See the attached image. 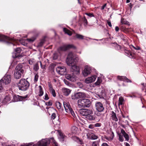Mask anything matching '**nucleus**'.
<instances>
[{"instance_id": "f257e3e1", "label": "nucleus", "mask_w": 146, "mask_h": 146, "mask_svg": "<svg viewBox=\"0 0 146 146\" xmlns=\"http://www.w3.org/2000/svg\"><path fill=\"white\" fill-rule=\"evenodd\" d=\"M78 60V57L74 56L72 52H70L68 54L66 60L67 64L71 66V70L76 73L79 72V67L75 65Z\"/></svg>"}, {"instance_id": "f03ea898", "label": "nucleus", "mask_w": 146, "mask_h": 146, "mask_svg": "<svg viewBox=\"0 0 146 146\" xmlns=\"http://www.w3.org/2000/svg\"><path fill=\"white\" fill-rule=\"evenodd\" d=\"M75 48V47L72 44L64 45L59 47L57 49V52H56L53 54V59L56 60L61 55L62 52L65 51L70 48Z\"/></svg>"}, {"instance_id": "7ed1b4c3", "label": "nucleus", "mask_w": 146, "mask_h": 146, "mask_svg": "<svg viewBox=\"0 0 146 146\" xmlns=\"http://www.w3.org/2000/svg\"><path fill=\"white\" fill-rule=\"evenodd\" d=\"M17 86L20 90L25 91L27 90L29 87L30 84L25 79H21L19 82Z\"/></svg>"}, {"instance_id": "20e7f679", "label": "nucleus", "mask_w": 146, "mask_h": 146, "mask_svg": "<svg viewBox=\"0 0 146 146\" xmlns=\"http://www.w3.org/2000/svg\"><path fill=\"white\" fill-rule=\"evenodd\" d=\"M121 133H119L118 134L119 136V140L120 142H123L124 141V137L125 139V140L127 141H128L129 139L128 135L123 129H121Z\"/></svg>"}, {"instance_id": "39448f33", "label": "nucleus", "mask_w": 146, "mask_h": 146, "mask_svg": "<svg viewBox=\"0 0 146 146\" xmlns=\"http://www.w3.org/2000/svg\"><path fill=\"white\" fill-rule=\"evenodd\" d=\"M64 106L66 112L69 114H71L73 117H75L76 115L74 111H73L69 103L64 102Z\"/></svg>"}, {"instance_id": "423d86ee", "label": "nucleus", "mask_w": 146, "mask_h": 146, "mask_svg": "<svg viewBox=\"0 0 146 146\" xmlns=\"http://www.w3.org/2000/svg\"><path fill=\"white\" fill-rule=\"evenodd\" d=\"M50 143V140L48 139H42L36 144H33V146H47Z\"/></svg>"}, {"instance_id": "0eeeda50", "label": "nucleus", "mask_w": 146, "mask_h": 146, "mask_svg": "<svg viewBox=\"0 0 146 146\" xmlns=\"http://www.w3.org/2000/svg\"><path fill=\"white\" fill-rule=\"evenodd\" d=\"M79 112L81 115L86 117L89 114L93 113V112L91 110L86 108L80 110Z\"/></svg>"}, {"instance_id": "6e6552de", "label": "nucleus", "mask_w": 146, "mask_h": 146, "mask_svg": "<svg viewBox=\"0 0 146 146\" xmlns=\"http://www.w3.org/2000/svg\"><path fill=\"white\" fill-rule=\"evenodd\" d=\"M95 106L96 110L100 112H102L104 109L103 104L99 102H96Z\"/></svg>"}, {"instance_id": "1a4fd4ad", "label": "nucleus", "mask_w": 146, "mask_h": 146, "mask_svg": "<svg viewBox=\"0 0 146 146\" xmlns=\"http://www.w3.org/2000/svg\"><path fill=\"white\" fill-rule=\"evenodd\" d=\"M56 70L58 73L62 75L66 73V68L64 66H58L56 68Z\"/></svg>"}, {"instance_id": "9d476101", "label": "nucleus", "mask_w": 146, "mask_h": 146, "mask_svg": "<svg viewBox=\"0 0 146 146\" xmlns=\"http://www.w3.org/2000/svg\"><path fill=\"white\" fill-rule=\"evenodd\" d=\"M91 71V68L87 66L85 67L84 70L82 71V74L84 76H86L90 74Z\"/></svg>"}, {"instance_id": "9b49d317", "label": "nucleus", "mask_w": 146, "mask_h": 146, "mask_svg": "<svg viewBox=\"0 0 146 146\" xmlns=\"http://www.w3.org/2000/svg\"><path fill=\"white\" fill-rule=\"evenodd\" d=\"M1 80H3V83H4L5 84H8L10 83L11 81L10 75L6 74Z\"/></svg>"}, {"instance_id": "f8f14e48", "label": "nucleus", "mask_w": 146, "mask_h": 146, "mask_svg": "<svg viewBox=\"0 0 146 146\" xmlns=\"http://www.w3.org/2000/svg\"><path fill=\"white\" fill-rule=\"evenodd\" d=\"M11 39L7 36L0 34V41H6L7 43H11V42H9L11 41Z\"/></svg>"}, {"instance_id": "ddd939ff", "label": "nucleus", "mask_w": 146, "mask_h": 146, "mask_svg": "<svg viewBox=\"0 0 146 146\" xmlns=\"http://www.w3.org/2000/svg\"><path fill=\"white\" fill-rule=\"evenodd\" d=\"M21 51V49L20 48H17L15 49V53L13 55V57L15 58L20 56V53Z\"/></svg>"}, {"instance_id": "4468645a", "label": "nucleus", "mask_w": 146, "mask_h": 146, "mask_svg": "<svg viewBox=\"0 0 146 146\" xmlns=\"http://www.w3.org/2000/svg\"><path fill=\"white\" fill-rule=\"evenodd\" d=\"M96 78V76H92L91 77L87 78L85 80V82L87 84L92 83L95 81Z\"/></svg>"}, {"instance_id": "2eb2a0df", "label": "nucleus", "mask_w": 146, "mask_h": 146, "mask_svg": "<svg viewBox=\"0 0 146 146\" xmlns=\"http://www.w3.org/2000/svg\"><path fill=\"white\" fill-rule=\"evenodd\" d=\"M66 77L67 79L71 81H74L76 79V77L73 74H67L66 75Z\"/></svg>"}, {"instance_id": "dca6fc26", "label": "nucleus", "mask_w": 146, "mask_h": 146, "mask_svg": "<svg viewBox=\"0 0 146 146\" xmlns=\"http://www.w3.org/2000/svg\"><path fill=\"white\" fill-rule=\"evenodd\" d=\"M27 97V96L26 95L24 96H20L17 95L15 96H14V98L16 99V101H22L25 100Z\"/></svg>"}, {"instance_id": "f3484780", "label": "nucleus", "mask_w": 146, "mask_h": 146, "mask_svg": "<svg viewBox=\"0 0 146 146\" xmlns=\"http://www.w3.org/2000/svg\"><path fill=\"white\" fill-rule=\"evenodd\" d=\"M117 79L120 81H122L127 82H131V80L127 78L126 77L123 76H118Z\"/></svg>"}, {"instance_id": "a211bd4d", "label": "nucleus", "mask_w": 146, "mask_h": 146, "mask_svg": "<svg viewBox=\"0 0 146 146\" xmlns=\"http://www.w3.org/2000/svg\"><path fill=\"white\" fill-rule=\"evenodd\" d=\"M84 108L89 107L91 105V102L88 99H83Z\"/></svg>"}, {"instance_id": "6ab92c4d", "label": "nucleus", "mask_w": 146, "mask_h": 146, "mask_svg": "<svg viewBox=\"0 0 146 146\" xmlns=\"http://www.w3.org/2000/svg\"><path fill=\"white\" fill-rule=\"evenodd\" d=\"M62 90L64 95L66 96L69 95L71 91L70 89L65 88H62Z\"/></svg>"}, {"instance_id": "aec40b11", "label": "nucleus", "mask_w": 146, "mask_h": 146, "mask_svg": "<svg viewBox=\"0 0 146 146\" xmlns=\"http://www.w3.org/2000/svg\"><path fill=\"white\" fill-rule=\"evenodd\" d=\"M111 134L110 137H108L106 135H105L104 136V138L109 141H111L113 139L114 137L113 132L112 131H111Z\"/></svg>"}, {"instance_id": "412c9836", "label": "nucleus", "mask_w": 146, "mask_h": 146, "mask_svg": "<svg viewBox=\"0 0 146 146\" xmlns=\"http://www.w3.org/2000/svg\"><path fill=\"white\" fill-rule=\"evenodd\" d=\"M11 98L9 96H6L4 98L2 101V103L4 104H6L7 103L10 102Z\"/></svg>"}, {"instance_id": "4be33fe9", "label": "nucleus", "mask_w": 146, "mask_h": 146, "mask_svg": "<svg viewBox=\"0 0 146 146\" xmlns=\"http://www.w3.org/2000/svg\"><path fill=\"white\" fill-rule=\"evenodd\" d=\"M124 52L125 55L127 56L130 58H133V55L132 54L130 51L128 50L125 49Z\"/></svg>"}, {"instance_id": "5701e85b", "label": "nucleus", "mask_w": 146, "mask_h": 146, "mask_svg": "<svg viewBox=\"0 0 146 146\" xmlns=\"http://www.w3.org/2000/svg\"><path fill=\"white\" fill-rule=\"evenodd\" d=\"M23 68V66L22 65L19 64L17 66L15 70L16 71L20 72H21L23 73L24 72V70Z\"/></svg>"}, {"instance_id": "b1692460", "label": "nucleus", "mask_w": 146, "mask_h": 146, "mask_svg": "<svg viewBox=\"0 0 146 146\" xmlns=\"http://www.w3.org/2000/svg\"><path fill=\"white\" fill-rule=\"evenodd\" d=\"M23 73L22 72H20L16 71L15 70L14 74L15 78L17 79H18L20 78L21 76V74Z\"/></svg>"}, {"instance_id": "393cba45", "label": "nucleus", "mask_w": 146, "mask_h": 146, "mask_svg": "<svg viewBox=\"0 0 146 146\" xmlns=\"http://www.w3.org/2000/svg\"><path fill=\"white\" fill-rule=\"evenodd\" d=\"M59 134L60 136L59 139L60 141H63L66 139V137L64 133L60 132L59 133Z\"/></svg>"}, {"instance_id": "a878e982", "label": "nucleus", "mask_w": 146, "mask_h": 146, "mask_svg": "<svg viewBox=\"0 0 146 146\" xmlns=\"http://www.w3.org/2000/svg\"><path fill=\"white\" fill-rule=\"evenodd\" d=\"M77 103L79 107L84 108L83 99L79 100L78 101Z\"/></svg>"}, {"instance_id": "bb28decb", "label": "nucleus", "mask_w": 146, "mask_h": 146, "mask_svg": "<svg viewBox=\"0 0 146 146\" xmlns=\"http://www.w3.org/2000/svg\"><path fill=\"white\" fill-rule=\"evenodd\" d=\"M92 114H89L86 117V119L90 121L95 120V116L94 115H92Z\"/></svg>"}, {"instance_id": "cd10ccee", "label": "nucleus", "mask_w": 146, "mask_h": 146, "mask_svg": "<svg viewBox=\"0 0 146 146\" xmlns=\"http://www.w3.org/2000/svg\"><path fill=\"white\" fill-rule=\"evenodd\" d=\"M78 128L75 126H72L71 129V132L72 134H75L77 132Z\"/></svg>"}, {"instance_id": "c85d7f7f", "label": "nucleus", "mask_w": 146, "mask_h": 146, "mask_svg": "<svg viewBox=\"0 0 146 146\" xmlns=\"http://www.w3.org/2000/svg\"><path fill=\"white\" fill-rule=\"evenodd\" d=\"M98 96L100 98L104 99L105 96V94L104 92V91L103 90H101L100 92L98 94Z\"/></svg>"}, {"instance_id": "c756f323", "label": "nucleus", "mask_w": 146, "mask_h": 146, "mask_svg": "<svg viewBox=\"0 0 146 146\" xmlns=\"http://www.w3.org/2000/svg\"><path fill=\"white\" fill-rule=\"evenodd\" d=\"M71 98L73 100H76L80 98L79 93H77L72 95L71 96Z\"/></svg>"}, {"instance_id": "7c9ffc66", "label": "nucleus", "mask_w": 146, "mask_h": 146, "mask_svg": "<svg viewBox=\"0 0 146 146\" xmlns=\"http://www.w3.org/2000/svg\"><path fill=\"white\" fill-rule=\"evenodd\" d=\"M111 115V118L113 120L115 121H118V119L116 116V114L113 111H112Z\"/></svg>"}, {"instance_id": "2f4dec72", "label": "nucleus", "mask_w": 146, "mask_h": 146, "mask_svg": "<svg viewBox=\"0 0 146 146\" xmlns=\"http://www.w3.org/2000/svg\"><path fill=\"white\" fill-rule=\"evenodd\" d=\"M39 91H38V96H41L44 94L43 90L42 89V86H38Z\"/></svg>"}, {"instance_id": "473e14b6", "label": "nucleus", "mask_w": 146, "mask_h": 146, "mask_svg": "<svg viewBox=\"0 0 146 146\" xmlns=\"http://www.w3.org/2000/svg\"><path fill=\"white\" fill-rule=\"evenodd\" d=\"M121 23L123 24H125L127 25H130V24L125 19L122 18L121 19Z\"/></svg>"}, {"instance_id": "72a5a7b5", "label": "nucleus", "mask_w": 146, "mask_h": 146, "mask_svg": "<svg viewBox=\"0 0 146 146\" xmlns=\"http://www.w3.org/2000/svg\"><path fill=\"white\" fill-rule=\"evenodd\" d=\"M63 31L65 33L67 34L69 36H70L72 35V32L66 28H63Z\"/></svg>"}, {"instance_id": "f704fd0d", "label": "nucleus", "mask_w": 146, "mask_h": 146, "mask_svg": "<svg viewBox=\"0 0 146 146\" xmlns=\"http://www.w3.org/2000/svg\"><path fill=\"white\" fill-rule=\"evenodd\" d=\"M100 140L92 142V146H99Z\"/></svg>"}, {"instance_id": "c9c22d12", "label": "nucleus", "mask_w": 146, "mask_h": 146, "mask_svg": "<svg viewBox=\"0 0 146 146\" xmlns=\"http://www.w3.org/2000/svg\"><path fill=\"white\" fill-rule=\"evenodd\" d=\"M102 82V79L100 77H98V78L97 81L95 83V84L96 85H99Z\"/></svg>"}, {"instance_id": "e433bc0d", "label": "nucleus", "mask_w": 146, "mask_h": 146, "mask_svg": "<svg viewBox=\"0 0 146 146\" xmlns=\"http://www.w3.org/2000/svg\"><path fill=\"white\" fill-rule=\"evenodd\" d=\"M75 37L78 39H84V36L82 35L76 34L75 36Z\"/></svg>"}, {"instance_id": "4c0bfd02", "label": "nucleus", "mask_w": 146, "mask_h": 146, "mask_svg": "<svg viewBox=\"0 0 146 146\" xmlns=\"http://www.w3.org/2000/svg\"><path fill=\"white\" fill-rule=\"evenodd\" d=\"M80 98L86 97V95L85 93L82 92H79Z\"/></svg>"}, {"instance_id": "58836bf2", "label": "nucleus", "mask_w": 146, "mask_h": 146, "mask_svg": "<svg viewBox=\"0 0 146 146\" xmlns=\"http://www.w3.org/2000/svg\"><path fill=\"white\" fill-rule=\"evenodd\" d=\"M61 104L59 102H57L56 103V106L58 109H60L61 108Z\"/></svg>"}, {"instance_id": "ea45409f", "label": "nucleus", "mask_w": 146, "mask_h": 146, "mask_svg": "<svg viewBox=\"0 0 146 146\" xmlns=\"http://www.w3.org/2000/svg\"><path fill=\"white\" fill-rule=\"evenodd\" d=\"M49 91L52 94L53 97H55L56 96V94L54 90L53 89L49 90Z\"/></svg>"}, {"instance_id": "a19ab883", "label": "nucleus", "mask_w": 146, "mask_h": 146, "mask_svg": "<svg viewBox=\"0 0 146 146\" xmlns=\"http://www.w3.org/2000/svg\"><path fill=\"white\" fill-rule=\"evenodd\" d=\"M39 68V66L38 63H36L34 65L33 69L36 71H37Z\"/></svg>"}, {"instance_id": "79ce46f5", "label": "nucleus", "mask_w": 146, "mask_h": 146, "mask_svg": "<svg viewBox=\"0 0 146 146\" xmlns=\"http://www.w3.org/2000/svg\"><path fill=\"white\" fill-rule=\"evenodd\" d=\"M119 105H122L123 101V99L122 97H120L119 98Z\"/></svg>"}, {"instance_id": "37998d69", "label": "nucleus", "mask_w": 146, "mask_h": 146, "mask_svg": "<svg viewBox=\"0 0 146 146\" xmlns=\"http://www.w3.org/2000/svg\"><path fill=\"white\" fill-rule=\"evenodd\" d=\"M83 21L84 23V25L85 26L87 25L88 23V21L87 19L84 16L83 19Z\"/></svg>"}, {"instance_id": "c03bdc74", "label": "nucleus", "mask_w": 146, "mask_h": 146, "mask_svg": "<svg viewBox=\"0 0 146 146\" xmlns=\"http://www.w3.org/2000/svg\"><path fill=\"white\" fill-rule=\"evenodd\" d=\"M98 138V137L97 136L95 135L94 134H92L91 136V139H92L94 140H95L97 139Z\"/></svg>"}, {"instance_id": "a18cd8bd", "label": "nucleus", "mask_w": 146, "mask_h": 146, "mask_svg": "<svg viewBox=\"0 0 146 146\" xmlns=\"http://www.w3.org/2000/svg\"><path fill=\"white\" fill-rule=\"evenodd\" d=\"M2 81L3 80H0V93L2 91L3 88L2 86Z\"/></svg>"}, {"instance_id": "49530a36", "label": "nucleus", "mask_w": 146, "mask_h": 146, "mask_svg": "<svg viewBox=\"0 0 146 146\" xmlns=\"http://www.w3.org/2000/svg\"><path fill=\"white\" fill-rule=\"evenodd\" d=\"M46 105L47 106H51L52 105V102L51 100L46 102L45 103Z\"/></svg>"}, {"instance_id": "de8ad7c7", "label": "nucleus", "mask_w": 146, "mask_h": 146, "mask_svg": "<svg viewBox=\"0 0 146 146\" xmlns=\"http://www.w3.org/2000/svg\"><path fill=\"white\" fill-rule=\"evenodd\" d=\"M29 63L31 65L33 64L35 62V60L34 59H31L29 60Z\"/></svg>"}, {"instance_id": "09e8293b", "label": "nucleus", "mask_w": 146, "mask_h": 146, "mask_svg": "<svg viewBox=\"0 0 146 146\" xmlns=\"http://www.w3.org/2000/svg\"><path fill=\"white\" fill-rule=\"evenodd\" d=\"M131 47H133L134 49L136 50H140V48L139 46H136V47H134L132 45H131L130 46V47L131 48Z\"/></svg>"}, {"instance_id": "8fccbe9b", "label": "nucleus", "mask_w": 146, "mask_h": 146, "mask_svg": "<svg viewBox=\"0 0 146 146\" xmlns=\"http://www.w3.org/2000/svg\"><path fill=\"white\" fill-rule=\"evenodd\" d=\"M38 74H36L35 75L34 77V81L35 82H36L38 80Z\"/></svg>"}, {"instance_id": "3c124183", "label": "nucleus", "mask_w": 146, "mask_h": 146, "mask_svg": "<svg viewBox=\"0 0 146 146\" xmlns=\"http://www.w3.org/2000/svg\"><path fill=\"white\" fill-rule=\"evenodd\" d=\"M85 14L90 17H94V16L93 13H85Z\"/></svg>"}, {"instance_id": "603ef678", "label": "nucleus", "mask_w": 146, "mask_h": 146, "mask_svg": "<svg viewBox=\"0 0 146 146\" xmlns=\"http://www.w3.org/2000/svg\"><path fill=\"white\" fill-rule=\"evenodd\" d=\"M102 125V124L100 123H97L94 124L95 127H100Z\"/></svg>"}, {"instance_id": "864d4df0", "label": "nucleus", "mask_w": 146, "mask_h": 146, "mask_svg": "<svg viewBox=\"0 0 146 146\" xmlns=\"http://www.w3.org/2000/svg\"><path fill=\"white\" fill-rule=\"evenodd\" d=\"M35 38H28L27 39V40L29 42H32L34 41Z\"/></svg>"}, {"instance_id": "5fc2aeb1", "label": "nucleus", "mask_w": 146, "mask_h": 146, "mask_svg": "<svg viewBox=\"0 0 146 146\" xmlns=\"http://www.w3.org/2000/svg\"><path fill=\"white\" fill-rule=\"evenodd\" d=\"M121 29L124 31H125L127 32H128L129 31V29L128 28H127L122 26L121 27Z\"/></svg>"}, {"instance_id": "6e6d98bb", "label": "nucleus", "mask_w": 146, "mask_h": 146, "mask_svg": "<svg viewBox=\"0 0 146 146\" xmlns=\"http://www.w3.org/2000/svg\"><path fill=\"white\" fill-rule=\"evenodd\" d=\"M44 98L46 100H47L49 99V97H48V95L46 93L45 94L44 97Z\"/></svg>"}, {"instance_id": "4d7b16f0", "label": "nucleus", "mask_w": 146, "mask_h": 146, "mask_svg": "<svg viewBox=\"0 0 146 146\" xmlns=\"http://www.w3.org/2000/svg\"><path fill=\"white\" fill-rule=\"evenodd\" d=\"M66 134L68 136V137H71L72 136L74 135V134H72L71 132V133H69L68 132H66Z\"/></svg>"}, {"instance_id": "13d9d810", "label": "nucleus", "mask_w": 146, "mask_h": 146, "mask_svg": "<svg viewBox=\"0 0 146 146\" xmlns=\"http://www.w3.org/2000/svg\"><path fill=\"white\" fill-rule=\"evenodd\" d=\"M48 85L49 88V90L53 89L52 86L51 84L50 83H48Z\"/></svg>"}, {"instance_id": "bf43d9fd", "label": "nucleus", "mask_w": 146, "mask_h": 146, "mask_svg": "<svg viewBox=\"0 0 146 146\" xmlns=\"http://www.w3.org/2000/svg\"><path fill=\"white\" fill-rule=\"evenodd\" d=\"M52 142L54 145L55 146H58V143L56 142L53 139H52Z\"/></svg>"}, {"instance_id": "052dcab7", "label": "nucleus", "mask_w": 146, "mask_h": 146, "mask_svg": "<svg viewBox=\"0 0 146 146\" xmlns=\"http://www.w3.org/2000/svg\"><path fill=\"white\" fill-rule=\"evenodd\" d=\"M56 117V114L55 113H53L51 116V118L52 119H54Z\"/></svg>"}, {"instance_id": "680f3d73", "label": "nucleus", "mask_w": 146, "mask_h": 146, "mask_svg": "<svg viewBox=\"0 0 146 146\" xmlns=\"http://www.w3.org/2000/svg\"><path fill=\"white\" fill-rule=\"evenodd\" d=\"M88 127L90 129H93L94 128V126L93 124H90L89 125Z\"/></svg>"}, {"instance_id": "e2e57ef3", "label": "nucleus", "mask_w": 146, "mask_h": 146, "mask_svg": "<svg viewBox=\"0 0 146 146\" xmlns=\"http://www.w3.org/2000/svg\"><path fill=\"white\" fill-rule=\"evenodd\" d=\"M101 146H110L107 143H103L101 145Z\"/></svg>"}, {"instance_id": "0e129e2a", "label": "nucleus", "mask_w": 146, "mask_h": 146, "mask_svg": "<svg viewBox=\"0 0 146 146\" xmlns=\"http://www.w3.org/2000/svg\"><path fill=\"white\" fill-rule=\"evenodd\" d=\"M107 23L109 26L110 27H111L112 25H111V22L109 21H107Z\"/></svg>"}, {"instance_id": "69168bd1", "label": "nucleus", "mask_w": 146, "mask_h": 146, "mask_svg": "<svg viewBox=\"0 0 146 146\" xmlns=\"http://www.w3.org/2000/svg\"><path fill=\"white\" fill-rule=\"evenodd\" d=\"M119 28L117 26H116L115 27V30L116 32H118L119 30Z\"/></svg>"}, {"instance_id": "338daca9", "label": "nucleus", "mask_w": 146, "mask_h": 146, "mask_svg": "<svg viewBox=\"0 0 146 146\" xmlns=\"http://www.w3.org/2000/svg\"><path fill=\"white\" fill-rule=\"evenodd\" d=\"M116 47L118 49H121V46L119 45H117Z\"/></svg>"}, {"instance_id": "774afa93", "label": "nucleus", "mask_w": 146, "mask_h": 146, "mask_svg": "<svg viewBox=\"0 0 146 146\" xmlns=\"http://www.w3.org/2000/svg\"><path fill=\"white\" fill-rule=\"evenodd\" d=\"M125 146H130L129 144L127 142L124 143Z\"/></svg>"}]
</instances>
